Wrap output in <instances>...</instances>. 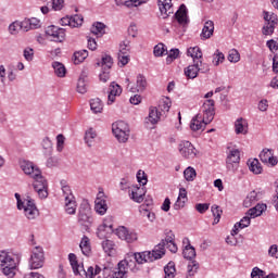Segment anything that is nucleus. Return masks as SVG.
I'll return each instance as SVG.
<instances>
[{"label":"nucleus","instance_id":"1","mask_svg":"<svg viewBox=\"0 0 278 278\" xmlns=\"http://www.w3.org/2000/svg\"><path fill=\"white\" fill-rule=\"evenodd\" d=\"M214 105L215 102L212 99H208L203 103L202 113H199L191 119L190 129L192 131L205 129V126L214 121Z\"/></svg>","mask_w":278,"mask_h":278},{"label":"nucleus","instance_id":"2","mask_svg":"<svg viewBox=\"0 0 278 278\" xmlns=\"http://www.w3.org/2000/svg\"><path fill=\"white\" fill-rule=\"evenodd\" d=\"M0 263L1 270L5 277H15L16 266L21 263V256L7 251H0Z\"/></svg>","mask_w":278,"mask_h":278},{"label":"nucleus","instance_id":"3","mask_svg":"<svg viewBox=\"0 0 278 278\" xmlns=\"http://www.w3.org/2000/svg\"><path fill=\"white\" fill-rule=\"evenodd\" d=\"M68 260L74 275H79L80 277L85 278H94L97 275L101 274V267L98 265L88 266L87 269L84 268V264H79L77 261V255L74 253L68 254Z\"/></svg>","mask_w":278,"mask_h":278},{"label":"nucleus","instance_id":"4","mask_svg":"<svg viewBox=\"0 0 278 278\" xmlns=\"http://www.w3.org/2000/svg\"><path fill=\"white\" fill-rule=\"evenodd\" d=\"M136 260H134L132 254L126 257L124 261L118 263L117 269L112 274L111 278H125L127 277V271L132 270L136 271L138 270L136 268Z\"/></svg>","mask_w":278,"mask_h":278},{"label":"nucleus","instance_id":"5","mask_svg":"<svg viewBox=\"0 0 278 278\" xmlns=\"http://www.w3.org/2000/svg\"><path fill=\"white\" fill-rule=\"evenodd\" d=\"M78 224L88 231L89 227H92V224L94 223V218L92 217V210L90 208V205L83 204L80 205L78 210Z\"/></svg>","mask_w":278,"mask_h":278},{"label":"nucleus","instance_id":"6","mask_svg":"<svg viewBox=\"0 0 278 278\" xmlns=\"http://www.w3.org/2000/svg\"><path fill=\"white\" fill-rule=\"evenodd\" d=\"M164 256V252L161 250H154L151 251H146V252H140V253H134L132 254V260L137 264H147V262H155V260H162Z\"/></svg>","mask_w":278,"mask_h":278},{"label":"nucleus","instance_id":"7","mask_svg":"<svg viewBox=\"0 0 278 278\" xmlns=\"http://www.w3.org/2000/svg\"><path fill=\"white\" fill-rule=\"evenodd\" d=\"M17 210H24V216H26L28 220H34L35 218H38L40 214L38 207L36 206V202H34L31 198H27L24 201H18Z\"/></svg>","mask_w":278,"mask_h":278},{"label":"nucleus","instance_id":"8","mask_svg":"<svg viewBox=\"0 0 278 278\" xmlns=\"http://www.w3.org/2000/svg\"><path fill=\"white\" fill-rule=\"evenodd\" d=\"M33 188L39 199H47L49 197V185L47 184V179L42 177V172H39L38 176H33Z\"/></svg>","mask_w":278,"mask_h":278},{"label":"nucleus","instance_id":"9","mask_svg":"<svg viewBox=\"0 0 278 278\" xmlns=\"http://www.w3.org/2000/svg\"><path fill=\"white\" fill-rule=\"evenodd\" d=\"M28 264L31 270H38L45 266V250L41 247L33 249Z\"/></svg>","mask_w":278,"mask_h":278},{"label":"nucleus","instance_id":"10","mask_svg":"<svg viewBox=\"0 0 278 278\" xmlns=\"http://www.w3.org/2000/svg\"><path fill=\"white\" fill-rule=\"evenodd\" d=\"M112 131L118 142H127L129 140V125L124 121L114 123L112 125Z\"/></svg>","mask_w":278,"mask_h":278},{"label":"nucleus","instance_id":"11","mask_svg":"<svg viewBox=\"0 0 278 278\" xmlns=\"http://www.w3.org/2000/svg\"><path fill=\"white\" fill-rule=\"evenodd\" d=\"M238 164H240V150L232 149L229 151L226 159V167L231 172L236 173L238 170Z\"/></svg>","mask_w":278,"mask_h":278},{"label":"nucleus","instance_id":"12","mask_svg":"<svg viewBox=\"0 0 278 278\" xmlns=\"http://www.w3.org/2000/svg\"><path fill=\"white\" fill-rule=\"evenodd\" d=\"M46 34L52 38L53 42H64V38H66V30L53 25L47 27Z\"/></svg>","mask_w":278,"mask_h":278},{"label":"nucleus","instance_id":"13","mask_svg":"<svg viewBox=\"0 0 278 278\" xmlns=\"http://www.w3.org/2000/svg\"><path fill=\"white\" fill-rule=\"evenodd\" d=\"M178 149L182 157H186L187 160L197 157V149L190 141H181L178 146Z\"/></svg>","mask_w":278,"mask_h":278},{"label":"nucleus","instance_id":"14","mask_svg":"<svg viewBox=\"0 0 278 278\" xmlns=\"http://www.w3.org/2000/svg\"><path fill=\"white\" fill-rule=\"evenodd\" d=\"M20 167L22 168L23 173H25L28 177L33 179V177H38L40 175V168L34 165L31 161H21Z\"/></svg>","mask_w":278,"mask_h":278},{"label":"nucleus","instance_id":"15","mask_svg":"<svg viewBox=\"0 0 278 278\" xmlns=\"http://www.w3.org/2000/svg\"><path fill=\"white\" fill-rule=\"evenodd\" d=\"M116 235L121 240H125L128 243L136 242L138 240V233L134 230L127 229V227L121 226L116 230Z\"/></svg>","mask_w":278,"mask_h":278},{"label":"nucleus","instance_id":"16","mask_svg":"<svg viewBox=\"0 0 278 278\" xmlns=\"http://www.w3.org/2000/svg\"><path fill=\"white\" fill-rule=\"evenodd\" d=\"M260 160L263 164L267 166H277L278 160L277 156L273 153V149L265 148L260 153Z\"/></svg>","mask_w":278,"mask_h":278},{"label":"nucleus","instance_id":"17","mask_svg":"<svg viewBox=\"0 0 278 278\" xmlns=\"http://www.w3.org/2000/svg\"><path fill=\"white\" fill-rule=\"evenodd\" d=\"M60 23L63 27L68 25L70 27H81L84 25V16L76 14L73 16H65L60 20Z\"/></svg>","mask_w":278,"mask_h":278},{"label":"nucleus","instance_id":"18","mask_svg":"<svg viewBox=\"0 0 278 278\" xmlns=\"http://www.w3.org/2000/svg\"><path fill=\"white\" fill-rule=\"evenodd\" d=\"M108 105H112L116 101V97H121L123 89L116 83H112L109 88Z\"/></svg>","mask_w":278,"mask_h":278},{"label":"nucleus","instance_id":"19","mask_svg":"<svg viewBox=\"0 0 278 278\" xmlns=\"http://www.w3.org/2000/svg\"><path fill=\"white\" fill-rule=\"evenodd\" d=\"M94 210L97 214H100V216H104L108 212V202L103 199V192H99L96 199Z\"/></svg>","mask_w":278,"mask_h":278},{"label":"nucleus","instance_id":"20","mask_svg":"<svg viewBox=\"0 0 278 278\" xmlns=\"http://www.w3.org/2000/svg\"><path fill=\"white\" fill-rule=\"evenodd\" d=\"M159 9L163 18H166L173 14V0H159Z\"/></svg>","mask_w":278,"mask_h":278},{"label":"nucleus","instance_id":"21","mask_svg":"<svg viewBox=\"0 0 278 278\" xmlns=\"http://www.w3.org/2000/svg\"><path fill=\"white\" fill-rule=\"evenodd\" d=\"M162 118V112L157 110L155 106H150L149 115L146 118V123H150V125H157Z\"/></svg>","mask_w":278,"mask_h":278},{"label":"nucleus","instance_id":"22","mask_svg":"<svg viewBox=\"0 0 278 278\" xmlns=\"http://www.w3.org/2000/svg\"><path fill=\"white\" fill-rule=\"evenodd\" d=\"M199 64H201V60H194L192 65H189L185 68V75L188 79H195L199 75Z\"/></svg>","mask_w":278,"mask_h":278},{"label":"nucleus","instance_id":"23","mask_svg":"<svg viewBox=\"0 0 278 278\" xmlns=\"http://www.w3.org/2000/svg\"><path fill=\"white\" fill-rule=\"evenodd\" d=\"M235 131L237 135L242 134L245 136V134H249V122L247 119L240 117L235 122Z\"/></svg>","mask_w":278,"mask_h":278},{"label":"nucleus","instance_id":"24","mask_svg":"<svg viewBox=\"0 0 278 278\" xmlns=\"http://www.w3.org/2000/svg\"><path fill=\"white\" fill-rule=\"evenodd\" d=\"M165 239H163L154 249L157 251H162L163 255H165L166 250H164V247L170 242H175V233H173V230H168L165 233Z\"/></svg>","mask_w":278,"mask_h":278},{"label":"nucleus","instance_id":"25","mask_svg":"<svg viewBox=\"0 0 278 278\" xmlns=\"http://www.w3.org/2000/svg\"><path fill=\"white\" fill-rule=\"evenodd\" d=\"M260 199H262V193L257 191H251L244 199L243 205L244 207H251V205H255Z\"/></svg>","mask_w":278,"mask_h":278},{"label":"nucleus","instance_id":"26","mask_svg":"<svg viewBox=\"0 0 278 278\" xmlns=\"http://www.w3.org/2000/svg\"><path fill=\"white\" fill-rule=\"evenodd\" d=\"M147 90V77L142 74L137 76V87H130L129 92H144Z\"/></svg>","mask_w":278,"mask_h":278},{"label":"nucleus","instance_id":"27","mask_svg":"<svg viewBox=\"0 0 278 278\" xmlns=\"http://www.w3.org/2000/svg\"><path fill=\"white\" fill-rule=\"evenodd\" d=\"M175 16L179 25H187L188 10L186 9V4L180 5L179 10L175 13Z\"/></svg>","mask_w":278,"mask_h":278},{"label":"nucleus","instance_id":"28","mask_svg":"<svg viewBox=\"0 0 278 278\" xmlns=\"http://www.w3.org/2000/svg\"><path fill=\"white\" fill-rule=\"evenodd\" d=\"M251 215H249V213H245V216L238 223L235 224L233 226V233H238V231H240V229H247V227H249V225H251Z\"/></svg>","mask_w":278,"mask_h":278},{"label":"nucleus","instance_id":"29","mask_svg":"<svg viewBox=\"0 0 278 278\" xmlns=\"http://www.w3.org/2000/svg\"><path fill=\"white\" fill-rule=\"evenodd\" d=\"M102 249L110 257H112V255H116V243L112 240L106 239L102 241Z\"/></svg>","mask_w":278,"mask_h":278},{"label":"nucleus","instance_id":"30","mask_svg":"<svg viewBox=\"0 0 278 278\" xmlns=\"http://www.w3.org/2000/svg\"><path fill=\"white\" fill-rule=\"evenodd\" d=\"M212 36H214V22L207 21L203 26L201 38L207 40L208 38H212Z\"/></svg>","mask_w":278,"mask_h":278},{"label":"nucleus","instance_id":"31","mask_svg":"<svg viewBox=\"0 0 278 278\" xmlns=\"http://www.w3.org/2000/svg\"><path fill=\"white\" fill-rule=\"evenodd\" d=\"M266 210V204H256L254 207L248 211V216H250V218H257V216H262Z\"/></svg>","mask_w":278,"mask_h":278},{"label":"nucleus","instance_id":"32","mask_svg":"<svg viewBox=\"0 0 278 278\" xmlns=\"http://www.w3.org/2000/svg\"><path fill=\"white\" fill-rule=\"evenodd\" d=\"M130 199H132L135 203H142L144 201V189L140 187H134Z\"/></svg>","mask_w":278,"mask_h":278},{"label":"nucleus","instance_id":"33","mask_svg":"<svg viewBox=\"0 0 278 278\" xmlns=\"http://www.w3.org/2000/svg\"><path fill=\"white\" fill-rule=\"evenodd\" d=\"M79 247L83 255H85L86 257H90L92 249L90 248V239H88V237H83Z\"/></svg>","mask_w":278,"mask_h":278},{"label":"nucleus","instance_id":"34","mask_svg":"<svg viewBox=\"0 0 278 278\" xmlns=\"http://www.w3.org/2000/svg\"><path fill=\"white\" fill-rule=\"evenodd\" d=\"M248 166L251 173H254V175H260L263 170L262 164H260V161L257 159L249 160Z\"/></svg>","mask_w":278,"mask_h":278},{"label":"nucleus","instance_id":"35","mask_svg":"<svg viewBox=\"0 0 278 278\" xmlns=\"http://www.w3.org/2000/svg\"><path fill=\"white\" fill-rule=\"evenodd\" d=\"M90 108L93 114H101L103 112V102H101V99L94 98L90 100Z\"/></svg>","mask_w":278,"mask_h":278},{"label":"nucleus","instance_id":"36","mask_svg":"<svg viewBox=\"0 0 278 278\" xmlns=\"http://www.w3.org/2000/svg\"><path fill=\"white\" fill-rule=\"evenodd\" d=\"M187 55L192 58L193 62H194V60H203V52L201 51V48H199V47L189 48L187 50Z\"/></svg>","mask_w":278,"mask_h":278},{"label":"nucleus","instance_id":"37","mask_svg":"<svg viewBox=\"0 0 278 278\" xmlns=\"http://www.w3.org/2000/svg\"><path fill=\"white\" fill-rule=\"evenodd\" d=\"M113 65L114 60L109 54L102 55L101 63H98V66H102L103 71H110V68H112Z\"/></svg>","mask_w":278,"mask_h":278},{"label":"nucleus","instance_id":"38","mask_svg":"<svg viewBox=\"0 0 278 278\" xmlns=\"http://www.w3.org/2000/svg\"><path fill=\"white\" fill-rule=\"evenodd\" d=\"M76 90H77V92H79V94H86L88 92V84L86 83L85 75H81L78 78Z\"/></svg>","mask_w":278,"mask_h":278},{"label":"nucleus","instance_id":"39","mask_svg":"<svg viewBox=\"0 0 278 278\" xmlns=\"http://www.w3.org/2000/svg\"><path fill=\"white\" fill-rule=\"evenodd\" d=\"M91 34H93V36H98V38L103 36V34H105V24L101 22L93 24L91 27Z\"/></svg>","mask_w":278,"mask_h":278},{"label":"nucleus","instance_id":"40","mask_svg":"<svg viewBox=\"0 0 278 278\" xmlns=\"http://www.w3.org/2000/svg\"><path fill=\"white\" fill-rule=\"evenodd\" d=\"M182 255L185 260H194V257H197V250H194L192 245H185Z\"/></svg>","mask_w":278,"mask_h":278},{"label":"nucleus","instance_id":"41","mask_svg":"<svg viewBox=\"0 0 278 278\" xmlns=\"http://www.w3.org/2000/svg\"><path fill=\"white\" fill-rule=\"evenodd\" d=\"M52 67L54 68L56 77H64L66 75V67L64 64L60 62H53Z\"/></svg>","mask_w":278,"mask_h":278},{"label":"nucleus","instance_id":"42","mask_svg":"<svg viewBox=\"0 0 278 278\" xmlns=\"http://www.w3.org/2000/svg\"><path fill=\"white\" fill-rule=\"evenodd\" d=\"M41 147L45 150V155H51L53 153V143L49 137L43 138Z\"/></svg>","mask_w":278,"mask_h":278},{"label":"nucleus","instance_id":"43","mask_svg":"<svg viewBox=\"0 0 278 278\" xmlns=\"http://www.w3.org/2000/svg\"><path fill=\"white\" fill-rule=\"evenodd\" d=\"M211 212L214 216V223L213 225H218V223H220V216H223V210H220V206L214 204L211 207Z\"/></svg>","mask_w":278,"mask_h":278},{"label":"nucleus","instance_id":"44","mask_svg":"<svg viewBox=\"0 0 278 278\" xmlns=\"http://www.w3.org/2000/svg\"><path fill=\"white\" fill-rule=\"evenodd\" d=\"M88 58V50H80L74 53V64H81Z\"/></svg>","mask_w":278,"mask_h":278},{"label":"nucleus","instance_id":"45","mask_svg":"<svg viewBox=\"0 0 278 278\" xmlns=\"http://www.w3.org/2000/svg\"><path fill=\"white\" fill-rule=\"evenodd\" d=\"M66 214L73 215L77 212V202L74 200H65Z\"/></svg>","mask_w":278,"mask_h":278},{"label":"nucleus","instance_id":"46","mask_svg":"<svg viewBox=\"0 0 278 278\" xmlns=\"http://www.w3.org/2000/svg\"><path fill=\"white\" fill-rule=\"evenodd\" d=\"M263 18H264L265 23H269L273 25H277V23H278V17H277V14H275V13L264 11Z\"/></svg>","mask_w":278,"mask_h":278},{"label":"nucleus","instance_id":"47","mask_svg":"<svg viewBox=\"0 0 278 278\" xmlns=\"http://www.w3.org/2000/svg\"><path fill=\"white\" fill-rule=\"evenodd\" d=\"M187 181H194L197 178V170L193 167H187L184 172Z\"/></svg>","mask_w":278,"mask_h":278},{"label":"nucleus","instance_id":"48","mask_svg":"<svg viewBox=\"0 0 278 278\" xmlns=\"http://www.w3.org/2000/svg\"><path fill=\"white\" fill-rule=\"evenodd\" d=\"M275 27H277V24L265 23L262 29V34L264 36H273V34H275Z\"/></svg>","mask_w":278,"mask_h":278},{"label":"nucleus","instance_id":"49","mask_svg":"<svg viewBox=\"0 0 278 278\" xmlns=\"http://www.w3.org/2000/svg\"><path fill=\"white\" fill-rule=\"evenodd\" d=\"M97 138V132L90 128L85 134V142L88 147H92V141Z\"/></svg>","mask_w":278,"mask_h":278},{"label":"nucleus","instance_id":"50","mask_svg":"<svg viewBox=\"0 0 278 278\" xmlns=\"http://www.w3.org/2000/svg\"><path fill=\"white\" fill-rule=\"evenodd\" d=\"M188 192L186 191V189L180 188L179 190V197L176 201V203L174 204V210H181V207H184V204L181 203L180 199H186Z\"/></svg>","mask_w":278,"mask_h":278},{"label":"nucleus","instance_id":"51","mask_svg":"<svg viewBox=\"0 0 278 278\" xmlns=\"http://www.w3.org/2000/svg\"><path fill=\"white\" fill-rule=\"evenodd\" d=\"M175 263H168L167 266L164 268L165 278H175Z\"/></svg>","mask_w":278,"mask_h":278},{"label":"nucleus","instance_id":"52","mask_svg":"<svg viewBox=\"0 0 278 278\" xmlns=\"http://www.w3.org/2000/svg\"><path fill=\"white\" fill-rule=\"evenodd\" d=\"M223 62H225V54L219 52V50H216V52L213 54V64L218 66V64H223Z\"/></svg>","mask_w":278,"mask_h":278},{"label":"nucleus","instance_id":"53","mask_svg":"<svg viewBox=\"0 0 278 278\" xmlns=\"http://www.w3.org/2000/svg\"><path fill=\"white\" fill-rule=\"evenodd\" d=\"M131 42L129 40H124L121 45H119V52L118 54H129V50L131 49Z\"/></svg>","mask_w":278,"mask_h":278},{"label":"nucleus","instance_id":"54","mask_svg":"<svg viewBox=\"0 0 278 278\" xmlns=\"http://www.w3.org/2000/svg\"><path fill=\"white\" fill-rule=\"evenodd\" d=\"M64 142H66V137L64 135L60 134L56 136V151L59 153H62L64 151Z\"/></svg>","mask_w":278,"mask_h":278},{"label":"nucleus","instance_id":"55","mask_svg":"<svg viewBox=\"0 0 278 278\" xmlns=\"http://www.w3.org/2000/svg\"><path fill=\"white\" fill-rule=\"evenodd\" d=\"M62 192L65 201H73L75 200V195H73V191L71 190V187L68 186H63L62 187Z\"/></svg>","mask_w":278,"mask_h":278},{"label":"nucleus","instance_id":"56","mask_svg":"<svg viewBox=\"0 0 278 278\" xmlns=\"http://www.w3.org/2000/svg\"><path fill=\"white\" fill-rule=\"evenodd\" d=\"M153 53L155 58H162V55H165L168 51L164 48V43H159L154 47Z\"/></svg>","mask_w":278,"mask_h":278},{"label":"nucleus","instance_id":"57","mask_svg":"<svg viewBox=\"0 0 278 278\" xmlns=\"http://www.w3.org/2000/svg\"><path fill=\"white\" fill-rule=\"evenodd\" d=\"M197 270H199V263H197V261H193L188 265L187 278L194 277Z\"/></svg>","mask_w":278,"mask_h":278},{"label":"nucleus","instance_id":"58","mask_svg":"<svg viewBox=\"0 0 278 278\" xmlns=\"http://www.w3.org/2000/svg\"><path fill=\"white\" fill-rule=\"evenodd\" d=\"M228 60L232 62V64L240 62V52H238V50L236 49L230 50L228 54Z\"/></svg>","mask_w":278,"mask_h":278},{"label":"nucleus","instance_id":"59","mask_svg":"<svg viewBox=\"0 0 278 278\" xmlns=\"http://www.w3.org/2000/svg\"><path fill=\"white\" fill-rule=\"evenodd\" d=\"M179 58V49H172L166 58V63L172 64L174 60Z\"/></svg>","mask_w":278,"mask_h":278},{"label":"nucleus","instance_id":"60","mask_svg":"<svg viewBox=\"0 0 278 278\" xmlns=\"http://www.w3.org/2000/svg\"><path fill=\"white\" fill-rule=\"evenodd\" d=\"M21 22H13L12 24H10L9 26V31L10 34H12L13 36H16V34H18V31H21Z\"/></svg>","mask_w":278,"mask_h":278},{"label":"nucleus","instance_id":"61","mask_svg":"<svg viewBox=\"0 0 278 278\" xmlns=\"http://www.w3.org/2000/svg\"><path fill=\"white\" fill-rule=\"evenodd\" d=\"M252 278H270V276L265 277L264 270L260 269L258 267H254L251 273Z\"/></svg>","mask_w":278,"mask_h":278},{"label":"nucleus","instance_id":"62","mask_svg":"<svg viewBox=\"0 0 278 278\" xmlns=\"http://www.w3.org/2000/svg\"><path fill=\"white\" fill-rule=\"evenodd\" d=\"M137 181H139V184H140L141 186H147V181H148V179H147V174H144L143 170H139V172L137 173Z\"/></svg>","mask_w":278,"mask_h":278},{"label":"nucleus","instance_id":"63","mask_svg":"<svg viewBox=\"0 0 278 278\" xmlns=\"http://www.w3.org/2000/svg\"><path fill=\"white\" fill-rule=\"evenodd\" d=\"M20 26L22 31H30L31 28V23L29 22V18H25L24 21L20 22Z\"/></svg>","mask_w":278,"mask_h":278},{"label":"nucleus","instance_id":"64","mask_svg":"<svg viewBox=\"0 0 278 278\" xmlns=\"http://www.w3.org/2000/svg\"><path fill=\"white\" fill-rule=\"evenodd\" d=\"M118 62L122 66L129 64V54H117Z\"/></svg>","mask_w":278,"mask_h":278}]
</instances>
